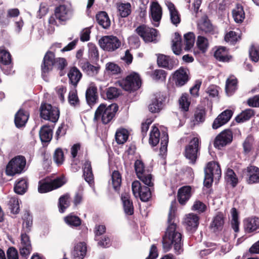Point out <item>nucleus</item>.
<instances>
[{"label": "nucleus", "mask_w": 259, "mask_h": 259, "mask_svg": "<svg viewBox=\"0 0 259 259\" xmlns=\"http://www.w3.org/2000/svg\"><path fill=\"white\" fill-rule=\"evenodd\" d=\"M175 203V201L171 203L167 220L168 226L162 237V243L165 251H168L173 246L175 253L179 255L184 251L183 241L181 233L176 231L177 225L174 221L175 219L176 210L174 206Z\"/></svg>", "instance_id": "nucleus-1"}, {"label": "nucleus", "mask_w": 259, "mask_h": 259, "mask_svg": "<svg viewBox=\"0 0 259 259\" xmlns=\"http://www.w3.org/2000/svg\"><path fill=\"white\" fill-rule=\"evenodd\" d=\"M118 110V106L116 103H113L109 106L102 103L96 109L94 120H101L104 124L110 123L115 116Z\"/></svg>", "instance_id": "nucleus-2"}, {"label": "nucleus", "mask_w": 259, "mask_h": 259, "mask_svg": "<svg viewBox=\"0 0 259 259\" xmlns=\"http://www.w3.org/2000/svg\"><path fill=\"white\" fill-rule=\"evenodd\" d=\"M201 141L198 137H193L185 146L184 155L189 160V163L196 164L197 159L200 155Z\"/></svg>", "instance_id": "nucleus-3"}, {"label": "nucleus", "mask_w": 259, "mask_h": 259, "mask_svg": "<svg viewBox=\"0 0 259 259\" xmlns=\"http://www.w3.org/2000/svg\"><path fill=\"white\" fill-rule=\"evenodd\" d=\"M27 169L25 157L22 155H17L8 162L5 172L8 176H14L24 172Z\"/></svg>", "instance_id": "nucleus-4"}, {"label": "nucleus", "mask_w": 259, "mask_h": 259, "mask_svg": "<svg viewBox=\"0 0 259 259\" xmlns=\"http://www.w3.org/2000/svg\"><path fill=\"white\" fill-rule=\"evenodd\" d=\"M205 177L203 185L207 188H210L213 181V177L219 179L222 175L221 166L218 162L214 161L209 162L204 169Z\"/></svg>", "instance_id": "nucleus-5"}, {"label": "nucleus", "mask_w": 259, "mask_h": 259, "mask_svg": "<svg viewBox=\"0 0 259 259\" xmlns=\"http://www.w3.org/2000/svg\"><path fill=\"white\" fill-rule=\"evenodd\" d=\"M65 183L64 177L52 179L47 177L38 182V191L40 193H46L62 187Z\"/></svg>", "instance_id": "nucleus-6"}, {"label": "nucleus", "mask_w": 259, "mask_h": 259, "mask_svg": "<svg viewBox=\"0 0 259 259\" xmlns=\"http://www.w3.org/2000/svg\"><path fill=\"white\" fill-rule=\"evenodd\" d=\"M60 116L59 109L50 104L41 103L40 107V117L41 118L56 123Z\"/></svg>", "instance_id": "nucleus-7"}, {"label": "nucleus", "mask_w": 259, "mask_h": 259, "mask_svg": "<svg viewBox=\"0 0 259 259\" xmlns=\"http://www.w3.org/2000/svg\"><path fill=\"white\" fill-rule=\"evenodd\" d=\"M134 167L137 177L146 185L150 187H153V176L145 170L143 162L141 160H136Z\"/></svg>", "instance_id": "nucleus-8"}, {"label": "nucleus", "mask_w": 259, "mask_h": 259, "mask_svg": "<svg viewBox=\"0 0 259 259\" xmlns=\"http://www.w3.org/2000/svg\"><path fill=\"white\" fill-rule=\"evenodd\" d=\"M141 85V78L137 73L130 74L120 82V85L123 89L130 92L138 90Z\"/></svg>", "instance_id": "nucleus-9"}, {"label": "nucleus", "mask_w": 259, "mask_h": 259, "mask_svg": "<svg viewBox=\"0 0 259 259\" xmlns=\"http://www.w3.org/2000/svg\"><path fill=\"white\" fill-rule=\"evenodd\" d=\"M132 189L134 196L136 197L139 196L143 202H147L151 198L150 188L146 186H142L138 181H135L132 183Z\"/></svg>", "instance_id": "nucleus-10"}, {"label": "nucleus", "mask_w": 259, "mask_h": 259, "mask_svg": "<svg viewBox=\"0 0 259 259\" xmlns=\"http://www.w3.org/2000/svg\"><path fill=\"white\" fill-rule=\"evenodd\" d=\"M55 55L49 51L45 55L41 65V76L44 80L48 81V75L53 69L55 63Z\"/></svg>", "instance_id": "nucleus-11"}, {"label": "nucleus", "mask_w": 259, "mask_h": 259, "mask_svg": "<svg viewBox=\"0 0 259 259\" xmlns=\"http://www.w3.org/2000/svg\"><path fill=\"white\" fill-rule=\"evenodd\" d=\"M136 33L140 36L145 42H154L156 39L158 30L143 24L139 26L136 29Z\"/></svg>", "instance_id": "nucleus-12"}, {"label": "nucleus", "mask_w": 259, "mask_h": 259, "mask_svg": "<svg viewBox=\"0 0 259 259\" xmlns=\"http://www.w3.org/2000/svg\"><path fill=\"white\" fill-rule=\"evenodd\" d=\"M233 140V133L229 129H226L218 134L213 141V146L218 149L230 144Z\"/></svg>", "instance_id": "nucleus-13"}, {"label": "nucleus", "mask_w": 259, "mask_h": 259, "mask_svg": "<svg viewBox=\"0 0 259 259\" xmlns=\"http://www.w3.org/2000/svg\"><path fill=\"white\" fill-rule=\"evenodd\" d=\"M157 56V64L159 67L171 70L178 65V61L169 56L158 54Z\"/></svg>", "instance_id": "nucleus-14"}, {"label": "nucleus", "mask_w": 259, "mask_h": 259, "mask_svg": "<svg viewBox=\"0 0 259 259\" xmlns=\"http://www.w3.org/2000/svg\"><path fill=\"white\" fill-rule=\"evenodd\" d=\"M99 44L101 49H119L121 41L115 36L106 35L99 39Z\"/></svg>", "instance_id": "nucleus-15"}, {"label": "nucleus", "mask_w": 259, "mask_h": 259, "mask_svg": "<svg viewBox=\"0 0 259 259\" xmlns=\"http://www.w3.org/2000/svg\"><path fill=\"white\" fill-rule=\"evenodd\" d=\"M165 96L161 92L154 95L151 103L149 105V110L153 113H158L162 109L163 103L165 101Z\"/></svg>", "instance_id": "nucleus-16"}, {"label": "nucleus", "mask_w": 259, "mask_h": 259, "mask_svg": "<svg viewBox=\"0 0 259 259\" xmlns=\"http://www.w3.org/2000/svg\"><path fill=\"white\" fill-rule=\"evenodd\" d=\"M187 71L188 70L186 68L181 67L172 74V79L177 87H182L189 81L190 77Z\"/></svg>", "instance_id": "nucleus-17"}, {"label": "nucleus", "mask_w": 259, "mask_h": 259, "mask_svg": "<svg viewBox=\"0 0 259 259\" xmlns=\"http://www.w3.org/2000/svg\"><path fill=\"white\" fill-rule=\"evenodd\" d=\"M233 112L230 109H226L215 118L212 123V128L217 130L226 124L231 118Z\"/></svg>", "instance_id": "nucleus-18"}, {"label": "nucleus", "mask_w": 259, "mask_h": 259, "mask_svg": "<svg viewBox=\"0 0 259 259\" xmlns=\"http://www.w3.org/2000/svg\"><path fill=\"white\" fill-rule=\"evenodd\" d=\"M199 217L193 213L186 215L185 219V225L188 232L194 233L197 230L199 224Z\"/></svg>", "instance_id": "nucleus-19"}, {"label": "nucleus", "mask_w": 259, "mask_h": 259, "mask_svg": "<svg viewBox=\"0 0 259 259\" xmlns=\"http://www.w3.org/2000/svg\"><path fill=\"white\" fill-rule=\"evenodd\" d=\"M53 128L49 124L44 125L40 127L39 136L43 146H47L52 140Z\"/></svg>", "instance_id": "nucleus-20"}, {"label": "nucleus", "mask_w": 259, "mask_h": 259, "mask_svg": "<svg viewBox=\"0 0 259 259\" xmlns=\"http://www.w3.org/2000/svg\"><path fill=\"white\" fill-rule=\"evenodd\" d=\"M120 198L124 213L126 215H132L134 213V206L130 193H122Z\"/></svg>", "instance_id": "nucleus-21"}, {"label": "nucleus", "mask_w": 259, "mask_h": 259, "mask_svg": "<svg viewBox=\"0 0 259 259\" xmlns=\"http://www.w3.org/2000/svg\"><path fill=\"white\" fill-rule=\"evenodd\" d=\"M243 171L248 177L246 181L248 184L259 183V167L249 165Z\"/></svg>", "instance_id": "nucleus-22"}, {"label": "nucleus", "mask_w": 259, "mask_h": 259, "mask_svg": "<svg viewBox=\"0 0 259 259\" xmlns=\"http://www.w3.org/2000/svg\"><path fill=\"white\" fill-rule=\"evenodd\" d=\"M85 99L87 104L92 108L96 104L99 100L98 89L95 84H91L85 92Z\"/></svg>", "instance_id": "nucleus-23"}, {"label": "nucleus", "mask_w": 259, "mask_h": 259, "mask_svg": "<svg viewBox=\"0 0 259 259\" xmlns=\"http://www.w3.org/2000/svg\"><path fill=\"white\" fill-rule=\"evenodd\" d=\"M29 117V112L23 109H20L15 114L14 123L18 128H22L25 126Z\"/></svg>", "instance_id": "nucleus-24"}, {"label": "nucleus", "mask_w": 259, "mask_h": 259, "mask_svg": "<svg viewBox=\"0 0 259 259\" xmlns=\"http://www.w3.org/2000/svg\"><path fill=\"white\" fill-rule=\"evenodd\" d=\"M87 246L84 242H79L74 245L71 252L72 259H83L87 254Z\"/></svg>", "instance_id": "nucleus-25"}, {"label": "nucleus", "mask_w": 259, "mask_h": 259, "mask_svg": "<svg viewBox=\"0 0 259 259\" xmlns=\"http://www.w3.org/2000/svg\"><path fill=\"white\" fill-rule=\"evenodd\" d=\"M69 84L71 87L77 88L79 82L82 78V74L80 70L75 66L70 68L67 73Z\"/></svg>", "instance_id": "nucleus-26"}, {"label": "nucleus", "mask_w": 259, "mask_h": 259, "mask_svg": "<svg viewBox=\"0 0 259 259\" xmlns=\"http://www.w3.org/2000/svg\"><path fill=\"white\" fill-rule=\"evenodd\" d=\"M225 218L223 212H218L210 224V229L214 233L221 231L224 227Z\"/></svg>", "instance_id": "nucleus-27"}, {"label": "nucleus", "mask_w": 259, "mask_h": 259, "mask_svg": "<svg viewBox=\"0 0 259 259\" xmlns=\"http://www.w3.org/2000/svg\"><path fill=\"white\" fill-rule=\"evenodd\" d=\"M191 187L190 186H184L181 187L178 191V200L180 204L185 205L191 197Z\"/></svg>", "instance_id": "nucleus-28"}, {"label": "nucleus", "mask_w": 259, "mask_h": 259, "mask_svg": "<svg viewBox=\"0 0 259 259\" xmlns=\"http://www.w3.org/2000/svg\"><path fill=\"white\" fill-rule=\"evenodd\" d=\"M245 232L252 233L259 229V218L256 217L248 218L243 221Z\"/></svg>", "instance_id": "nucleus-29"}, {"label": "nucleus", "mask_w": 259, "mask_h": 259, "mask_svg": "<svg viewBox=\"0 0 259 259\" xmlns=\"http://www.w3.org/2000/svg\"><path fill=\"white\" fill-rule=\"evenodd\" d=\"M83 177L85 181L90 185L94 183V178L92 170L91 162L88 159H85L82 166Z\"/></svg>", "instance_id": "nucleus-30"}, {"label": "nucleus", "mask_w": 259, "mask_h": 259, "mask_svg": "<svg viewBox=\"0 0 259 259\" xmlns=\"http://www.w3.org/2000/svg\"><path fill=\"white\" fill-rule=\"evenodd\" d=\"M69 9L64 5H60L55 9L54 15L60 23L69 19Z\"/></svg>", "instance_id": "nucleus-31"}, {"label": "nucleus", "mask_w": 259, "mask_h": 259, "mask_svg": "<svg viewBox=\"0 0 259 259\" xmlns=\"http://www.w3.org/2000/svg\"><path fill=\"white\" fill-rule=\"evenodd\" d=\"M166 5L169 11L171 22L176 26H177L181 21V15L179 11L176 9L175 5L171 2H167Z\"/></svg>", "instance_id": "nucleus-32"}, {"label": "nucleus", "mask_w": 259, "mask_h": 259, "mask_svg": "<svg viewBox=\"0 0 259 259\" xmlns=\"http://www.w3.org/2000/svg\"><path fill=\"white\" fill-rule=\"evenodd\" d=\"M28 188V180L26 178L18 179L14 185V192L19 195H23L26 192Z\"/></svg>", "instance_id": "nucleus-33"}, {"label": "nucleus", "mask_w": 259, "mask_h": 259, "mask_svg": "<svg viewBox=\"0 0 259 259\" xmlns=\"http://www.w3.org/2000/svg\"><path fill=\"white\" fill-rule=\"evenodd\" d=\"M162 15V8L157 2H153L150 7V15L155 22H159Z\"/></svg>", "instance_id": "nucleus-34"}, {"label": "nucleus", "mask_w": 259, "mask_h": 259, "mask_svg": "<svg viewBox=\"0 0 259 259\" xmlns=\"http://www.w3.org/2000/svg\"><path fill=\"white\" fill-rule=\"evenodd\" d=\"M96 19L98 24L104 29H108L110 26V20L105 11L99 12L96 15Z\"/></svg>", "instance_id": "nucleus-35"}, {"label": "nucleus", "mask_w": 259, "mask_h": 259, "mask_svg": "<svg viewBox=\"0 0 259 259\" xmlns=\"http://www.w3.org/2000/svg\"><path fill=\"white\" fill-rule=\"evenodd\" d=\"M80 67L84 72L90 76L96 75L100 69V66L99 64L94 66L88 61L81 63Z\"/></svg>", "instance_id": "nucleus-36"}, {"label": "nucleus", "mask_w": 259, "mask_h": 259, "mask_svg": "<svg viewBox=\"0 0 259 259\" xmlns=\"http://www.w3.org/2000/svg\"><path fill=\"white\" fill-rule=\"evenodd\" d=\"M206 110L203 107H197L194 112L192 122L194 125L202 123L205 120Z\"/></svg>", "instance_id": "nucleus-37"}, {"label": "nucleus", "mask_w": 259, "mask_h": 259, "mask_svg": "<svg viewBox=\"0 0 259 259\" xmlns=\"http://www.w3.org/2000/svg\"><path fill=\"white\" fill-rule=\"evenodd\" d=\"M111 182H109L115 191L119 192L121 184V175L118 170H114L111 175Z\"/></svg>", "instance_id": "nucleus-38"}, {"label": "nucleus", "mask_w": 259, "mask_h": 259, "mask_svg": "<svg viewBox=\"0 0 259 259\" xmlns=\"http://www.w3.org/2000/svg\"><path fill=\"white\" fill-rule=\"evenodd\" d=\"M147 74L154 80L161 82H165L167 75V72L166 71L160 69H157L151 72L148 71Z\"/></svg>", "instance_id": "nucleus-39"}, {"label": "nucleus", "mask_w": 259, "mask_h": 259, "mask_svg": "<svg viewBox=\"0 0 259 259\" xmlns=\"http://www.w3.org/2000/svg\"><path fill=\"white\" fill-rule=\"evenodd\" d=\"M22 229L21 232H30L33 224V217L29 210H26L22 218Z\"/></svg>", "instance_id": "nucleus-40"}, {"label": "nucleus", "mask_w": 259, "mask_h": 259, "mask_svg": "<svg viewBox=\"0 0 259 259\" xmlns=\"http://www.w3.org/2000/svg\"><path fill=\"white\" fill-rule=\"evenodd\" d=\"M237 79L234 77H230L226 80L225 90L228 96H232L237 90Z\"/></svg>", "instance_id": "nucleus-41"}, {"label": "nucleus", "mask_w": 259, "mask_h": 259, "mask_svg": "<svg viewBox=\"0 0 259 259\" xmlns=\"http://www.w3.org/2000/svg\"><path fill=\"white\" fill-rule=\"evenodd\" d=\"M255 114L254 110L248 108L243 111L235 118L237 123H243L249 120Z\"/></svg>", "instance_id": "nucleus-42"}, {"label": "nucleus", "mask_w": 259, "mask_h": 259, "mask_svg": "<svg viewBox=\"0 0 259 259\" xmlns=\"http://www.w3.org/2000/svg\"><path fill=\"white\" fill-rule=\"evenodd\" d=\"M69 104L73 107L80 106V100L78 97L76 88L71 87L68 96Z\"/></svg>", "instance_id": "nucleus-43"}, {"label": "nucleus", "mask_w": 259, "mask_h": 259, "mask_svg": "<svg viewBox=\"0 0 259 259\" xmlns=\"http://www.w3.org/2000/svg\"><path fill=\"white\" fill-rule=\"evenodd\" d=\"M228 50H215L214 52V57L219 61L222 62H229L232 56L228 55Z\"/></svg>", "instance_id": "nucleus-44"}, {"label": "nucleus", "mask_w": 259, "mask_h": 259, "mask_svg": "<svg viewBox=\"0 0 259 259\" xmlns=\"http://www.w3.org/2000/svg\"><path fill=\"white\" fill-rule=\"evenodd\" d=\"M64 221L70 227L76 228L81 225L82 221L78 216L71 213L64 218Z\"/></svg>", "instance_id": "nucleus-45"}, {"label": "nucleus", "mask_w": 259, "mask_h": 259, "mask_svg": "<svg viewBox=\"0 0 259 259\" xmlns=\"http://www.w3.org/2000/svg\"><path fill=\"white\" fill-rule=\"evenodd\" d=\"M105 69L110 75H118L122 72L121 67L117 64L112 62L106 63Z\"/></svg>", "instance_id": "nucleus-46"}, {"label": "nucleus", "mask_w": 259, "mask_h": 259, "mask_svg": "<svg viewBox=\"0 0 259 259\" xmlns=\"http://www.w3.org/2000/svg\"><path fill=\"white\" fill-rule=\"evenodd\" d=\"M225 180L232 187H235L238 183V179L234 171L229 168L225 174Z\"/></svg>", "instance_id": "nucleus-47"}, {"label": "nucleus", "mask_w": 259, "mask_h": 259, "mask_svg": "<svg viewBox=\"0 0 259 259\" xmlns=\"http://www.w3.org/2000/svg\"><path fill=\"white\" fill-rule=\"evenodd\" d=\"M232 15L236 23H242L245 18V13L243 8L241 5H237L232 11Z\"/></svg>", "instance_id": "nucleus-48"}, {"label": "nucleus", "mask_w": 259, "mask_h": 259, "mask_svg": "<svg viewBox=\"0 0 259 259\" xmlns=\"http://www.w3.org/2000/svg\"><path fill=\"white\" fill-rule=\"evenodd\" d=\"M70 198V196L68 193H66L64 195H62L59 198L58 202V208L60 212H64L66 208L69 206Z\"/></svg>", "instance_id": "nucleus-49"}, {"label": "nucleus", "mask_w": 259, "mask_h": 259, "mask_svg": "<svg viewBox=\"0 0 259 259\" xmlns=\"http://www.w3.org/2000/svg\"><path fill=\"white\" fill-rule=\"evenodd\" d=\"M195 40V35L192 32H189L184 35V49H192Z\"/></svg>", "instance_id": "nucleus-50"}, {"label": "nucleus", "mask_w": 259, "mask_h": 259, "mask_svg": "<svg viewBox=\"0 0 259 259\" xmlns=\"http://www.w3.org/2000/svg\"><path fill=\"white\" fill-rule=\"evenodd\" d=\"M160 133L158 127L153 126L149 138V143L153 147L156 146L160 140Z\"/></svg>", "instance_id": "nucleus-51"}, {"label": "nucleus", "mask_w": 259, "mask_h": 259, "mask_svg": "<svg viewBox=\"0 0 259 259\" xmlns=\"http://www.w3.org/2000/svg\"><path fill=\"white\" fill-rule=\"evenodd\" d=\"M180 108L183 112H186L189 111L191 101L187 94H183L179 100Z\"/></svg>", "instance_id": "nucleus-52"}, {"label": "nucleus", "mask_w": 259, "mask_h": 259, "mask_svg": "<svg viewBox=\"0 0 259 259\" xmlns=\"http://www.w3.org/2000/svg\"><path fill=\"white\" fill-rule=\"evenodd\" d=\"M232 217L231 226L235 232L239 230L240 222L239 221V212L235 207H233L231 210Z\"/></svg>", "instance_id": "nucleus-53"}, {"label": "nucleus", "mask_w": 259, "mask_h": 259, "mask_svg": "<svg viewBox=\"0 0 259 259\" xmlns=\"http://www.w3.org/2000/svg\"><path fill=\"white\" fill-rule=\"evenodd\" d=\"M128 136V131L125 128H121L116 132V141L118 144H123L127 141Z\"/></svg>", "instance_id": "nucleus-54"}, {"label": "nucleus", "mask_w": 259, "mask_h": 259, "mask_svg": "<svg viewBox=\"0 0 259 259\" xmlns=\"http://www.w3.org/2000/svg\"><path fill=\"white\" fill-rule=\"evenodd\" d=\"M254 139L253 137L249 135L245 139L243 143V152L245 154H248L253 148Z\"/></svg>", "instance_id": "nucleus-55"}, {"label": "nucleus", "mask_w": 259, "mask_h": 259, "mask_svg": "<svg viewBox=\"0 0 259 259\" xmlns=\"http://www.w3.org/2000/svg\"><path fill=\"white\" fill-rule=\"evenodd\" d=\"M117 9L120 16L122 18L127 17L131 13V5L129 3L119 4Z\"/></svg>", "instance_id": "nucleus-56"}, {"label": "nucleus", "mask_w": 259, "mask_h": 259, "mask_svg": "<svg viewBox=\"0 0 259 259\" xmlns=\"http://www.w3.org/2000/svg\"><path fill=\"white\" fill-rule=\"evenodd\" d=\"M199 27L200 29L205 33L213 34L215 33L214 28L208 20L205 19Z\"/></svg>", "instance_id": "nucleus-57"}, {"label": "nucleus", "mask_w": 259, "mask_h": 259, "mask_svg": "<svg viewBox=\"0 0 259 259\" xmlns=\"http://www.w3.org/2000/svg\"><path fill=\"white\" fill-rule=\"evenodd\" d=\"M240 39H241L240 33L234 31H230L225 36V41L230 42L232 44H236Z\"/></svg>", "instance_id": "nucleus-58"}, {"label": "nucleus", "mask_w": 259, "mask_h": 259, "mask_svg": "<svg viewBox=\"0 0 259 259\" xmlns=\"http://www.w3.org/2000/svg\"><path fill=\"white\" fill-rule=\"evenodd\" d=\"M8 204L12 213L18 214L19 212V203L17 198L11 197L9 200Z\"/></svg>", "instance_id": "nucleus-59"}, {"label": "nucleus", "mask_w": 259, "mask_h": 259, "mask_svg": "<svg viewBox=\"0 0 259 259\" xmlns=\"http://www.w3.org/2000/svg\"><path fill=\"white\" fill-rule=\"evenodd\" d=\"M53 158L58 166H60L63 163L65 157L64 152L61 148H58L55 150Z\"/></svg>", "instance_id": "nucleus-60"}, {"label": "nucleus", "mask_w": 259, "mask_h": 259, "mask_svg": "<svg viewBox=\"0 0 259 259\" xmlns=\"http://www.w3.org/2000/svg\"><path fill=\"white\" fill-rule=\"evenodd\" d=\"M12 63V57L6 50H0V65H7Z\"/></svg>", "instance_id": "nucleus-61"}, {"label": "nucleus", "mask_w": 259, "mask_h": 259, "mask_svg": "<svg viewBox=\"0 0 259 259\" xmlns=\"http://www.w3.org/2000/svg\"><path fill=\"white\" fill-rule=\"evenodd\" d=\"M95 240L97 242L98 246L102 248H107L111 245V239L107 235L100 236Z\"/></svg>", "instance_id": "nucleus-62"}, {"label": "nucleus", "mask_w": 259, "mask_h": 259, "mask_svg": "<svg viewBox=\"0 0 259 259\" xmlns=\"http://www.w3.org/2000/svg\"><path fill=\"white\" fill-rule=\"evenodd\" d=\"M171 42L172 49H182L183 47V42L182 36L178 32H176L175 33L174 37L172 39Z\"/></svg>", "instance_id": "nucleus-63"}, {"label": "nucleus", "mask_w": 259, "mask_h": 259, "mask_svg": "<svg viewBox=\"0 0 259 259\" xmlns=\"http://www.w3.org/2000/svg\"><path fill=\"white\" fill-rule=\"evenodd\" d=\"M191 209L199 213H203L206 209V205L200 200H196L192 206Z\"/></svg>", "instance_id": "nucleus-64"}]
</instances>
